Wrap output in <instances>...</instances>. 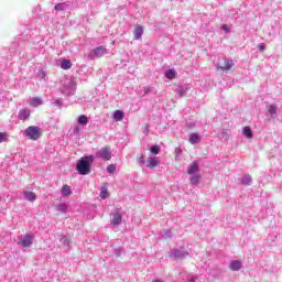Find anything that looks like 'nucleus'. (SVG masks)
I'll return each instance as SVG.
<instances>
[{
  "mask_svg": "<svg viewBox=\"0 0 282 282\" xmlns=\"http://www.w3.org/2000/svg\"><path fill=\"white\" fill-rule=\"evenodd\" d=\"M158 164H160V161H158V159L148 158V161H147L148 169H155V166H158Z\"/></svg>",
  "mask_w": 282,
  "mask_h": 282,
  "instance_id": "2eb2a0df",
  "label": "nucleus"
},
{
  "mask_svg": "<svg viewBox=\"0 0 282 282\" xmlns=\"http://www.w3.org/2000/svg\"><path fill=\"white\" fill-rule=\"evenodd\" d=\"M165 77H167L169 80H173V78H175V70H174V69H169V70L165 73Z\"/></svg>",
  "mask_w": 282,
  "mask_h": 282,
  "instance_id": "bb28decb",
  "label": "nucleus"
},
{
  "mask_svg": "<svg viewBox=\"0 0 282 282\" xmlns=\"http://www.w3.org/2000/svg\"><path fill=\"white\" fill-rule=\"evenodd\" d=\"M216 67L220 69V72H230V69L235 67V62L230 58H223V62H218Z\"/></svg>",
  "mask_w": 282,
  "mask_h": 282,
  "instance_id": "7ed1b4c3",
  "label": "nucleus"
},
{
  "mask_svg": "<svg viewBox=\"0 0 282 282\" xmlns=\"http://www.w3.org/2000/svg\"><path fill=\"white\" fill-rule=\"evenodd\" d=\"M150 153H152V155H158L160 153V145H153L150 149Z\"/></svg>",
  "mask_w": 282,
  "mask_h": 282,
  "instance_id": "c85d7f7f",
  "label": "nucleus"
},
{
  "mask_svg": "<svg viewBox=\"0 0 282 282\" xmlns=\"http://www.w3.org/2000/svg\"><path fill=\"white\" fill-rule=\"evenodd\" d=\"M25 135H26V138H29V140L36 141V140H39V138H41V128H39L36 126H30L25 130Z\"/></svg>",
  "mask_w": 282,
  "mask_h": 282,
  "instance_id": "f03ea898",
  "label": "nucleus"
},
{
  "mask_svg": "<svg viewBox=\"0 0 282 282\" xmlns=\"http://www.w3.org/2000/svg\"><path fill=\"white\" fill-rule=\"evenodd\" d=\"M41 105H43V101L41 100L40 97H33L31 99V102H30L31 107H41Z\"/></svg>",
  "mask_w": 282,
  "mask_h": 282,
  "instance_id": "4be33fe9",
  "label": "nucleus"
},
{
  "mask_svg": "<svg viewBox=\"0 0 282 282\" xmlns=\"http://www.w3.org/2000/svg\"><path fill=\"white\" fill-rule=\"evenodd\" d=\"M188 142L189 144H199L202 142V137L198 133H191Z\"/></svg>",
  "mask_w": 282,
  "mask_h": 282,
  "instance_id": "1a4fd4ad",
  "label": "nucleus"
},
{
  "mask_svg": "<svg viewBox=\"0 0 282 282\" xmlns=\"http://www.w3.org/2000/svg\"><path fill=\"white\" fill-rule=\"evenodd\" d=\"M180 153H182V149H177V155H180Z\"/></svg>",
  "mask_w": 282,
  "mask_h": 282,
  "instance_id": "4c0bfd02",
  "label": "nucleus"
},
{
  "mask_svg": "<svg viewBox=\"0 0 282 282\" xmlns=\"http://www.w3.org/2000/svg\"><path fill=\"white\" fill-rule=\"evenodd\" d=\"M107 171H108V173H116V165H113V164L108 165Z\"/></svg>",
  "mask_w": 282,
  "mask_h": 282,
  "instance_id": "c756f323",
  "label": "nucleus"
},
{
  "mask_svg": "<svg viewBox=\"0 0 282 282\" xmlns=\"http://www.w3.org/2000/svg\"><path fill=\"white\" fill-rule=\"evenodd\" d=\"M143 133H144L145 135H149V123H145V124L143 126Z\"/></svg>",
  "mask_w": 282,
  "mask_h": 282,
  "instance_id": "473e14b6",
  "label": "nucleus"
},
{
  "mask_svg": "<svg viewBox=\"0 0 282 282\" xmlns=\"http://www.w3.org/2000/svg\"><path fill=\"white\" fill-rule=\"evenodd\" d=\"M278 110H279V107H276V105H274V104L267 106V111H268L269 116H271V118L276 117Z\"/></svg>",
  "mask_w": 282,
  "mask_h": 282,
  "instance_id": "f8f14e48",
  "label": "nucleus"
},
{
  "mask_svg": "<svg viewBox=\"0 0 282 282\" xmlns=\"http://www.w3.org/2000/svg\"><path fill=\"white\" fill-rule=\"evenodd\" d=\"M24 197L28 202H36V194L34 192H24Z\"/></svg>",
  "mask_w": 282,
  "mask_h": 282,
  "instance_id": "412c9836",
  "label": "nucleus"
},
{
  "mask_svg": "<svg viewBox=\"0 0 282 282\" xmlns=\"http://www.w3.org/2000/svg\"><path fill=\"white\" fill-rule=\"evenodd\" d=\"M20 120H28L30 118V110L29 109H22L19 112Z\"/></svg>",
  "mask_w": 282,
  "mask_h": 282,
  "instance_id": "aec40b11",
  "label": "nucleus"
},
{
  "mask_svg": "<svg viewBox=\"0 0 282 282\" xmlns=\"http://www.w3.org/2000/svg\"><path fill=\"white\" fill-rule=\"evenodd\" d=\"M242 134L246 135L248 140H252V138L254 137V134L252 133V129H250V127H243Z\"/></svg>",
  "mask_w": 282,
  "mask_h": 282,
  "instance_id": "f3484780",
  "label": "nucleus"
},
{
  "mask_svg": "<svg viewBox=\"0 0 282 282\" xmlns=\"http://www.w3.org/2000/svg\"><path fill=\"white\" fill-rule=\"evenodd\" d=\"M6 138H8V133L0 132V144H1V142H6Z\"/></svg>",
  "mask_w": 282,
  "mask_h": 282,
  "instance_id": "7c9ffc66",
  "label": "nucleus"
},
{
  "mask_svg": "<svg viewBox=\"0 0 282 282\" xmlns=\"http://www.w3.org/2000/svg\"><path fill=\"white\" fill-rule=\"evenodd\" d=\"M220 29L224 30L225 34H228V32H230V28L226 24H224Z\"/></svg>",
  "mask_w": 282,
  "mask_h": 282,
  "instance_id": "72a5a7b5",
  "label": "nucleus"
},
{
  "mask_svg": "<svg viewBox=\"0 0 282 282\" xmlns=\"http://www.w3.org/2000/svg\"><path fill=\"white\" fill-rule=\"evenodd\" d=\"M55 10H56V12H63V3H57L55 6Z\"/></svg>",
  "mask_w": 282,
  "mask_h": 282,
  "instance_id": "2f4dec72",
  "label": "nucleus"
},
{
  "mask_svg": "<svg viewBox=\"0 0 282 282\" xmlns=\"http://www.w3.org/2000/svg\"><path fill=\"white\" fill-rule=\"evenodd\" d=\"M62 69H72V61L64 59L61 64Z\"/></svg>",
  "mask_w": 282,
  "mask_h": 282,
  "instance_id": "a878e982",
  "label": "nucleus"
},
{
  "mask_svg": "<svg viewBox=\"0 0 282 282\" xmlns=\"http://www.w3.org/2000/svg\"><path fill=\"white\" fill-rule=\"evenodd\" d=\"M94 156H87L86 159H82L77 162L76 171H78L79 175H88L90 169L89 164L94 162Z\"/></svg>",
  "mask_w": 282,
  "mask_h": 282,
  "instance_id": "f257e3e1",
  "label": "nucleus"
},
{
  "mask_svg": "<svg viewBox=\"0 0 282 282\" xmlns=\"http://www.w3.org/2000/svg\"><path fill=\"white\" fill-rule=\"evenodd\" d=\"M191 177H189V182L193 186H197V184H199V180L202 178V176L196 173V174H189Z\"/></svg>",
  "mask_w": 282,
  "mask_h": 282,
  "instance_id": "dca6fc26",
  "label": "nucleus"
},
{
  "mask_svg": "<svg viewBox=\"0 0 282 282\" xmlns=\"http://www.w3.org/2000/svg\"><path fill=\"white\" fill-rule=\"evenodd\" d=\"M111 224H113V226H120V224H122V215L116 213L112 217Z\"/></svg>",
  "mask_w": 282,
  "mask_h": 282,
  "instance_id": "a211bd4d",
  "label": "nucleus"
},
{
  "mask_svg": "<svg viewBox=\"0 0 282 282\" xmlns=\"http://www.w3.org/2000/svg\"><path fill=\"white\" fill-rule=\"evenodd\" d=\"M33 241H34V235H26V236H24V238L21 240L20 243L23 248H30V246H32Z\"/></svg>",
  "mask_w": 282,
  "mask_h": 282,
  "instance_id": "423d86ee",
  "label": "nucleus"
},
{
  "mask_svg": "<svg viewBox=\"0 0 282 282\" xmlns=\"http://www.w3.org/2000/svg\"><path fill=\"white\" fill-rule=\"evenodd\" d=\"M93 54L97 56V58H100V56H104V54H107V48L105 46H98L93 50Z\"/></svg>",
  "mask_w": 282,
  "mask_h": 282,
  "instance_id": "9d476101",
  "label": "nucleus"
},
{
  "mask_svg": "<svg viewBox=\"0 0 282 282\" xmlns=\"http://www.w3.org/2000/svg\"><path fill=\"white\" fill-rule=\"evenodd\" d=\"M187 89H188V87H186V86H178V88H177L178 96L185 95Z\"/></svg>",
  "mask_w": 282,
  "mask_h": 282,
  "instance_id": "cd10ccee",
  "label": "nucleus"
},
{
  "mask_svg": "<svg viewBox=\"0 0 282 282\" xmlns=\"http://www.w3.org/2000/svg\"><path fill=\"white\" fill-rule=\"evenodd\" d=\"M242 267V263H241V260H234L229 263V269L232 271V272H239V270L241 269Z\"/></svg>",
  "mask_w": 282,
  "mask_h": 282,
  "instance_id": "6e6552de",
  "label": "nucleus"
},
{
  "mask_svg": "<svg viewBox=\"0 0 282 282\" xmlns=\"http://www.w3.org/2000/svg\"><path fill=\"white\" fill-rule=\"evenodd\" d=\"M113 118H115V120L120 122V121H122V118H124V113L121 110H116L113 112Z\"/></svg>",
  "mask_w": 282,
  "mask_h": 282,
  "instance_id": "b1692460",
  "label": "nucleus"
},
{
  "mask_svg": "<svg viewBox=\"0 0 282 282\" xmlns=\"http://www.w3.org/2000/svg\"><path fill=\"white\" fill-rule=\"evenodd\" d=\"M219 138H221V140H228L230 138V132L226 129H223L219 132Z\"/></svg>",
  "mask_w": 282,
  "mask_h": 282,
  "instance_id": "393cba45",
  "label": "nucleus"
},
{
  "mask_svg": "<svg viewBox=\"0 0 282 282\" xmlns=\"http://www.w3.org/2000/svg\"><path fill=\"white\" fill-rule=\"evenodd\" d=\"M258 50H259L260 52H265V44L260 43V44L258 45Z\"/></svg>",
  "mask_w": 282,
  "mask_h": 282,
  "instance_id": "f704fd0d",
  "label": "nucleus"
},
{
  "mask_svg": "<svg viewBox=\"0 0 282 282\" xmlns=\"http://www.w3.org/2000/svg\"><path fill=\"white\" fill-rule=\"evenodd\" d=\"M142 34H144V29L142 25H137L134 29V35L137 41H142Z\"/></svg>",
  "mask_w": 282,
  "mask_h": 282,
  "instance_id": "4468645a",
  "label": "nucleus"
},
{
  "mask_svg": "<svg viewBox=\"0 0 282 282\" xmlns=\"http://www.w3.org/2000/svg\"><path fill=\"white\" fill-rule=\"evenodd\" d=\"M77 122L78 124H82L83 127H85L89 122V117H87L86 115H80L77 119Z\"/></svg>",
  "mask_w": 282,
  "mask_h": 282,
  "instance_id": "6ab92c4d",
  "label": "nucleus"
},
{
  "mask_svg": "<svg viewBox=\"0 0 282 282\" xmlns=\"http://www.w3.org/2000/svg\"><path fill=\"white\" fill-rule=\"evenodd\" d=\"M239 182L240 184H243V186H250V184H252V176H250V174H245Z\"/></svg>",
  "mask_w": 282,
  "mask_h": 282,
  "instance_id": "ddd939ff",
  "label": "nucleus"
},
{
  "mask_svg": "<svg viewBox=\"0 0 282 282\" xmlns=\"http://www.w3.org/2000/svg\"><path fill=\"white\" fill-rule=\"evenodd\" d=\"M108 188H109V184L102 183L101 189H100V197H101V199H107V197H109Z\"/></svg>",
  "mask_w": 282,
  "mask_h": 282,
  "instance_id": "9b49d317",
  "label": "nucleus"
},
{
  "mask_svg": "<svg viewBox=\"0 0 282 282\" xmlns=\"http://www.w3.org/2000/svg\"><path fill=\"white\" fill-rule=\"evenodd\" d=\"M139 160H140L141 162H144V154H141V156L139 158Z\"/></svg>",
  "mask_w": 282,
  "mask_h": 282,
  "instance_id": "e433bc0d",
  "label": "nucleus"
},
{
  "mask_svg": "<svg viewBox=\"0 0 282 282\" xmlns=\"http://www.w3.org/2000/svg\"><path fill=\"white\" fill-rule=\"evenodd\" d=\"M186 257H191V248L183 243L177 250V259H186Z\"/></svg>",
  "mask_w": 282,
  "mask_h": 282,
  "instance_id": "39448f33",
  "label": "nucleus"
},
{
  "mask_svg": "<svg viewBox=\"0 0 282 282\" xmlns=\"http://www.w3.org/2000/svg\"><path fill=\"white\" fill-rule=\"evenodd\" d=\"M59 210H63L65 213V210H67V205L59 204Z\"/></svg>",
  "mask_w": 282,
  "mask_h": 282,
  "instance_id": "c9c22d12",
  "label": "nucleus"
},
{
  "mask_svg": "<svg viewBox=\"0 0 282 282\" xmlns=\"http://www.w3.org/2000/svg\"><path fill=\"white\" fill-rule=\"evenodd\" d=\"M62 195L63 197H69V195H72V187H69V185H64L62 187Z\"/></svg>",
  "mask_w": 282,
  "mask_h": 282,
  "instance_id": "5701e85b",
  "label": "nucleus"
},
{
  "mask_svg": "<svg viewBox=\"0 0 282 282\" xmlns=\"http://www.w3.org/2000/svg\"><path fill=\"white\" fill-rule=\"evenodd\" d=\"M95 158H101V160H111V148L106 145L100 151L96 152Z\"/></svg>",
  "mask_w": 282,
  "mask_h": 282,
  "instance_id": "20e7f679",
  "label": "nucleus"
},
{
  "mask_svg": "<svg viewBox=\"0 0 282 282\" xmlns=\"http://www.w3.org/2000/svg\"><path fill=\"white\" fill-rule=\"evenodd\" d=\"M188 175H194L199 173V163L197 161H194L188 167H187Z\"/></svg>",
  "mask_w": 282,
  "mask_h": 282,
  "instance_id": "0eeeda50",
  "label": "nucleus"
}]
</instances>
